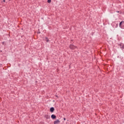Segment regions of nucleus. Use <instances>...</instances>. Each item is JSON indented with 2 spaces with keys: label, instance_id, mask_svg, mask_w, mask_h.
Returning <instances> with one entry per match:
<instances>
[{
  "label": "nucleus",
  "instance_id": "ddd939ff",
  "mask_svg": "<svg viewBox=\"0 0 124 124\" xmlns=\"http://www.w3.org/2000/svg\"><path fill=\"white\" fill-rule=\"evenodd\" d=\"M37 33H40V31H38Z\"/></svg>",
  "mask_w": 124,
  "mask_h": 124
},
{
  "label": "nucleus",
  "instance_id": "6e6552de",
  "mask_svg": "<svg viewBox=\"0 0 124 124\" xmlns=\"http://www.w3.org/2000/svg\"><path fill=\"white\" fill-rule=\"evenodd\" d=\"M45 41H46V42H49V38H48V37H46L45 38Z\"/></svg>",
  "mask_w": 124,
  "mask_h": 124
},
{
  "label": "nucleus",
  "instance_id": "f3484780",
  "mask_svg": "<svg viewBox=\"0 0 124 124\" xmlns=\"http://www.w3.org/2000/svg\"><path fill=\"white\" fill-rule=\"evenodd\" d=\"M116 26H118V24H117Z\"/></svg>",
  "mask_w": 124,
  "mask_h": 124
},
{
  "label": "nucleus",
  "instance_id": "423d86ee",
  "mask_svg": "<svg viewBox=\"0 0 124 124\" xmlns=\"http://www.w3.org/2000/svg\"><path fill=\"white\" fill-rule=\"evenodd\" d=\"M120 48L122 50H124V45L123 43L120 44Z\"/></svg>",
  "mask_w": 124,
  "mask_h": 124
},
{
  "label": "nucleus",
  "instance_id": "20e7f679",
  "mask_svg": "<svg viewBox=\"0 0 124 124\" xmlns=\"http://www.w3.org/2000/svg\"><path fill=\"white\" fill-rule=\"evenodd\" d=\"M51 118L52 120H55V119H57V116L54 114H52L51 116Z\"/></svg>",
  "mask_w": 124,
  "mask_h": 124
},
{
  "label": "nucleus",
  "instance_id": "4468645a",
  "mask_svg": "<svg viewBox=\"0 0 124 124\" xmlns=\"http://www.w3.org/2000/svg\"><path fill=\"white\" fill-rule=\"evenodd\" d=\"M56 97H58V95H56Z\"/></svg>",
  "mask_w": 124,
  "mask_h": 124
},
{
  "label": "nucleus",
  "instance_id": "39448f33",
  "mask_svg": "<svg viewBox=\"0 0 124 124\" xmlns=\"http://www.w3.org/2000/svg\"><path fill=\"white\" fill-rule=\"evenodd\" d=\"M60 123H61V121H60V120L59 119H57L56 121H55L53 122V124H60Z\"/></svg>",
  "mask_w": 124,
  "mask_h": 124
},
{
  "label": "nucleus",
  "instance_id": "f8f14e48",
  "mask_svg": "<svg viewBox=\"0 0 124 124\" xmlns=\"http://www.w3.org/2000/svg\"><path fill=\"white\" fill-rule=\"evenodd\" d=\"M3 2H5V0H3Z\"/></svg>",
  "mask_w": 124,
  "mask_h": 124
},
{
  "label": "nucleus",
  "instance_id": "f257e3e1",
  "mask_svg": "<svg viewBox=\"0 0 124 124\" xmlns=\"http://www.w3.org/2000/svg\"><path fill=\"white\" fill-rule=\"evenodd\" d=\"M69 48L71 49V50H74L77 48V46H74V45L71 44L70 45Z\"/></svg>",
  "mask_w": 124,
  "mask_h": 124
},
{
  "label": "nucleus",
  "instance_id": "dca6fc26",
  "mask_svg": "<svg viewBox=\"0 0 124 124\" xmlns=\"http://www.w3.org/2000/svg\"><path fill=\"white\" fill-rule=\"evenodd\" d=\"M0 52H2V50H0Z\"/></svg>",
  "mask_w": 124,
  "mask_h": 124
},
{
  "label": "nucleus",
  "instance_id": "f03ea898",
  "mask_svg": "<svg viewBox=\"0 0 124 124\" xmlns=\"http://www.w3.org/2000/svg\"><path fill=\"white\" fill-rule=\"evenodd\" d=\"M119 27L121 28V29H124V21H121L119 23Z\"/></svg>",
  "mask_w": 124,
  "mask_h": 124
},
{
  "label": "nucleus",
  "instance_id": "0eeeda50",
  "mask_svg": "<svg viewBox=\"0 0 124 124\" xmlns=\"http://www.w3.org/2000/svg\"><path fill=\"white\" fill-rule=\"evenodd\" d=\"M45 118H46V119H47L48 120V119H50V115H45Z\"/></svg>",
  "mask_w": 124,
  "mask_h": 124
},
{
  "label": "nucleus",
  "instance_id": "1a4fd4ad",
  "mask_svg": "<svg viewBox=\"0 0 124 124\" xmlns=\"http://www.w3.org/2000/svg\"><path fill=\"white\" fill-rule=\"evenodd\" d=\"M51 1H52V0H47L48 3H51Z\"/></svg>",
  "mask_w": 124,
  "mask_h": 124
},
{
  "label": "nucleus",
  "instance_id": "7ed1b4c3",
  "mask_svg": "<svg viewBox=\"0 0 124 124\" xmlns=\"http://www.w3.org/2000/svg\"><path fill=\"white\" fill-rule=\"evenodd\" d=\"M49 111L50 112H51V113H53L54 111H55V108H54V107L50 108L49 109Z\"/></svg>",
  "mask_w": 124,
  "mask_h": 124
},
{
  "label": "nucleus",
  "instance_id": "9d476101",
  "mask_svg": "<svg viewBox=\"0 0 124 124\" xmlns=\"http://www.w3.org/2000/svg\"><path fill=\"white\" fill-rule=\"evenodd\" d=\"M5 43V42H2L1 43V44H2V45H4Z\"/></svg>",
  "mask_w": 124,
  "mask_h": 124
},
{
  "label": "nucleus",
  "instance_id": "9b49d317",
  "mask_svg": "<svg viewBox=\"0 0 124 124\" xmlns=\"http://www.w3.org/2000/svg\"><path fill=\"white\" fill-rule=\"evenodd\" d=\"M65 120H66V119L65 118H63V120H64V121H65Z\"/></svg>",
  "mask_w": 124,
  "mask_h": 124
},
{
  "label": "nucleus",
  "instance_id": "2eb2a0df",
  "mask_svg": "<svg viewBox=\"0 0 124 124\" xmlns=\"http://www.w3.org/2000/svg\"><path fill=\"white\" fill-rule=\"evenodd\" d=\"M117 12L119 13H120V11H117Z\"/></svg>",
  "mask_w": 124,
  "mask_h": 124
}]
</instances>
